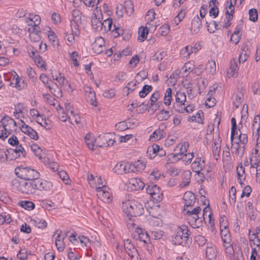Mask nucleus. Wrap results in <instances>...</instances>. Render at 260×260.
Segmentation results:
<instances>
[{
    "label": "nucleus",
    "mask_w": 260,
    "mask_h": 260,
    "mask_svg": "<svg viewBox=\"0 0 260 260\" xmlns=\"http://www.w3.org/2000/svg\"><path fill=\"white\" fill-rule=\"evenodd\" d=\"M238 64L236 61V60L233 58L231 60L230 69L227 72L228 76L229 77H233L238 73Z\"/></svg>",
    "instance_id": "obj_24"
},
{
    "label": "nucleus",
    "mask_w": 260,
    "mask_h": 260,
    "mask_svg": "<svg viewBox=\"0 0 260 260\" xmlns=\"http://www.w3.org/2000/svg\"><path fill=\"white\" fill-rule=\"evenodd\" d=\"M69 119L70 120V122L74 124V123L78 124L80 122V117L78 113H74L73 114H71L70 116H69Z\"/></svg>",
    "instance_id": "obj_55"
},
{
    "label": "nucleus",
    "mask_w": 260,
    "mask_h": 260,
    "mask_svg": "<svg viewBox=\"0 0 260 260\" xmlns=\"http://www.w3.org/2000/svg\"><path fill=\"white\" fill-rule=\"evenodd\" d=\"M209 203V202L208 201ZM209 204H208V206L205 207L203 212L202 217L204 220H205L207 217L209 218V222L210 224H212L213 223V221L212 220V214L211 212V210L210 207H209Z\"/></svg>",
    "instance_id": "obj_36"
},
{
    "label": "nucleus",
    "mask_w": 260,
    "mask_h": 260,
    "mask_svg": "<svg viewBox=\"0 0 260 260\" xmlns=\"http://www.w3.org/2000/svg\"><path fill=\"white\" fill-rule=\"evenodd\" d=\"M148 33V30L147 27L140 28L139 30L138 40L141 42H143L146 38L147 35Z\"/></svg>",
    "instance_id": "obj_50"
},
{
    "label": "nucleus",
    "mask_w": 260,
    "mask_h": 260,
    "mask_svg": "<svg viewBox=\"0 0 260 260\" xmlns=\"http://www.w3.org/2000/svg\"><path fill=\"white\" fill-rule=\"evenodd\" d=\"M191 172L189 171H184L182 174V182L180 184L181 187L187 186L190 183Z\"/></svg>",
    "instance_id": "obj_25"
},
{
    "label": "nucleus",
    "mask_w": 260,
    "mask_h": 260,
    "mask_svg": "<svg viewBox=\"0 0 260 260\" xmlns=\"http://www.w3.org/2000/svg\"><path fill=\"white\" fill-rule=\"evenodd\" d=\"M188 208H184L183 213L184 214L187 215V219L189 220V222L192 226H195L197 228L199 227L200 222L202 220L199 214L200 213L201 208L199 206H197L196 208L189 210Z\"/></svg>",
    "instance_id": "obj_6"
},
{
    "label": "nucleus",
    "mask_w": 260,
    "mask_h": 260,
    "mask_svg": "<svg viewBox=\"0 0 260 260\" xmlns=\"http://www.w3.org/2000/svg\"><path fill=\"white\" fill-rule=\"evenodd\" d=\"M104 45V39L101 37H98L95 39V41L92 44V49L95 53H101L103 52Z\"/></svg>",
    "instance_id": "obj_16"
},
{
    "label": "nucleus",
    "mask_w": 260,
    "mask_h": 260,
    "mask_svg": "<svg viewBox=\"0 0 260 260\" xmlns=\"http://www.w3.org/2000/svg\"><path fill=\"white\" fill-rule=\"evenodd\" d=\"M12 150L16 154V156L14 157V159L17 158V157H24L25 156V151L21 145H18L15 149Z\"/></svg>",
    "instance_id": "obj_32"
},
{
    "label": "nucleus",
    "mask_w": 260,
    "mask_h": 260,
    "mask_svg": "<svg viewBox=\"0 0 260 260\" xmlns=\"http://www.w3.org/2000/svg\"><path fill=\"white\" fill-rule=\"evenodd\" d=\"M257 248H252V251L250 260H256V256L258 255V253L260 252V246L259 244H255Z\"/></svg>",
    "instance_id": "obj_56"
},
{
    "label": "nucleus",
    "mask_w": 260,
    "mask_h": 260,
    "mask_svg": "<svg viewBox=\"0 0 260 260\" xmlns=\"http://www.w3.org/2000/svg\"><path fill=\"white\" fill-rule=\"evenodd\" d=\"M225 250L230 258H232L234 254V250L231 242L224 243Z\"/></svg>",
    "instance_id": "obj_43"
},
{
    "label": "nucleus",
    "mask_w": 260,
    "mask_h": 260,
    "mask_svg": "<svg viewBox=\"0 0 260 260\" xmlns=\"http://www.w3.org/2000/svg\"><path fill=\"white\" fill-rule=\"evenodd\" d=\"M175 98H176V104H174V105H178V108H180V106L182 105H184V103L186 102V95L184 92H177L176 95H175Z\"/></svg>",
    "instance_id": "obj_23"
},
{
    "label": "nucleus",
    "mask_w": 260,
    "mask_h": 260,
    "mask_svg": "<svg viewBox=\"0 0 260 260\" xmlns=\"http://www.w3.org/2000/svg\"><path fill=\"white\" fill-rule=\"evenodd\" d=\"M236 189L234 186H232L229 191V199L230 202L231 203L233 202L234 203L236 202Z\"/></svg>",
    "instance_id": "obj_61"
},
{
    "label": "nucleus",
    "mask_w": 260,
    "mask_h": 260,
    "mask_svg": "<svg viewBox=\"0 0 260 260\" xmlns=\"http://www.w3.org/2000/svg\"><path fill=\"white\" fill-rule=\"evenodd\" d=\"M34 61L36 64V65L40 68H43L46 66L45 61L43 59L42 57L39 54L37 55V56L35 57V59L34 60Z\"/></svg>",
    "instance_id": "obj_52"
},
{
    "label": "nucleus",
    "mask_w": 260,
    "mask_h": 260,
    "mask_svg": "<svg viewBox=\"0 0 260 260\" xmlns=\"http://www.w3.org/2000/svg\"><path fill=\"white\" fill-rule=\"evenodd\" d=\"M146 192L151 196L154 201L160 202L162 200V192L156 185H148L146 188Z\"/></svg>",
    "instance_id": "obj_9"
},
{
    "label": "nucleus",
    "mask_w": 260,
    "mask_h": 260,
    "mask_svg": "<svg viewBox=\"0 0 260 260\" xmlns=\"http://www.w3.org/2000/svg\"><path fill=\"white\" fill-rule=\"evenodd\" d=\"M82 22L71 21V32L76 36H79L80 35L79 25Z\"/></svg>",
    "instance_id": "obj_38"
},
{
    "label": "nucleus",
    "mask_w": 260,
    "mask_h": 260,
    "mask_svg": "<svg viewBox=\"0 0 260 260\" xmlns=\"http://www.w3.org/2000/svg\"><path fill=\"white\" fill-rule=\"evenodd\" d=\"M37 190H50L53 187L51 182L47 180L42 181L38 178L36 180Z\"/></svg>",
    "instance_id": "obj_15"
},
{
    "label": "nucleus",
    "mask_w": 260,
    "mask_h": 260,
    "mask_svg": "<svg viewBox=\"0 0 260 260\" xmlns=\"http://www.w3.org/2000/svg\"><path fill=\"white\" fill-rule=\"evenodd\" d=\"M244 90L238 88L233 95V104L236 108H238L242 103L244 96Z\"/></svg>",
    "instance_id": "obj_17"
},
{
    "label": "nucleus",
    "mask_w": 260,
    "mask_h": 260,
    "mask_svg": "<svg viewBox=\"0 0 260 260\" xmlns=\"http://www.w3.org/2000/svg\"><path fill=\"white\" fill-rule=\"evenodd\" d=\"M259 234L260 228L259 227H256L255 229L253 230H249V241L251 242H252V244L253 245H255V243L254 242V239L255 238H258Z\"/></svg>",
    "instance_id": "obj_30"
},
{
    "label": "nucleus",
    "mask_w": 260,
    "mask_h": 260,
    "mask_svg": "<svg viewBox=\"0 0 260 260\" xmlns=\"http://www.w3.org/2000/svg\"><path fill=\"white\" fill-rule=\"evenodd\" d=\"M125 12L127 15L130 16L133 12V5L131 1H128L124 3Z\"/></svg>",
    "instance_id": "obj_51"
},
{
    "label": "nucleus",
    "mask_w": 260,
    "mask_h": 260,
    "mask_svg": "<svg viewBox=\"0 0 260 260\" xmlns=\"http://www.w3.org/2000/svg\"><path fill=\"white\" fill-rule=\"evenodd\" d=\"M237 174L238 181L240 184L242 185L243 180H245V169L241 163H240L237 167Z\"/></svg>",
    "instance_id": "obj_22"
},
{
    "label": "nucleus",
    "mask_w": 260,
    "mask_h": 260,
    "mask_svg": "<svg viewBox=\"0 0 260 260\" xmlns=\"http://www.w3.org/2000/svg\"><path fill=\"white\" fill-rule=\"evenodd\" d=\"M134 237H137V239L144 243H147L149 240L148 234L144 232L142 229L137 228L136 229Z\"/></svg>",
    "instance_id": "obj_20"
},
{
    "label": "nucleus",
    "mask_w": 260,
    "mask_h": 260,
    "mask_svg": "<svg viewBox=\"0 0 260 260\" xmlns=\"http://www.w3.org/2000/svg\"><path fill=\"white\" fill-rule=\"evenodd\" d=\"M131 164L127 162H119L113 168L114 173L117 174H124L131 172Z\"/></svg>",
    "instance_id": "obj_12"
},
{
    "label": "nucleus",
    "mask_w": 260,
    "mask_h": 260,
    "mask_svg": "<svg viewBox=\"0 0 260 260\" xmlns=\"http://www.w3.org/2000/svg\"><path fill=\"white\" fill-rule=\"evenodd\" d=\"M152 90V87L150 85H145L142 90L139 92V95L140 98H145Z\"/></svg>",
    "instance_id": "obj_42"
},
{
    "label": "nucleus",
    "mask_w": 260,
    "mask_h": 260,
    "mask_svg": "<svg viewBox=\"0 0 260 260\" xmlns=\"http://www.w3.org/2000/svg\"><path fill=\"white\" fill-rule=\"evenodd\" d=\"M170 116V112L165 110H161L156 115L157 119L160 121L168 120Z\"/></svg>",
    "instance_id": "obj_33"
},
{
    "label": "nucleus",
    "mask_w": 260,
    "mask_h": 260,
    "mask_svg": "<svg viewBox=\"0 0 260 260\" xmlns=\"http://www.w3.org/2000/svg\"><path fill=\"white\" fill-rule=\"evenodd\" d=\"M202 26V21L197 15L192 20L190 30L195 34L199 32Z\"/></svg>",
    "instance_id": "obj_19"
},
{
    "label": "nucleus",
    "mask_w": 260,
    "mask_h": 260,
    "mask_svg": "<svg viewBox=\"0 0 260 260\" xmlns=\"http://www.w3.org/2000/svg\"><path fill=\"white\" fill-rule=\"evenodd\" d=\"M58 175L59 177L66 184H70L71 180L67 173L64 171H61L59 172Z\"/></svg>",
    "instance_id": "obj_63"
},
{
    "label": "nucleus",
    "mask_w": 260,
    "mask_h": 260,
    "mask_svg": "<svg viewBox=\"0 0 260 260\" xmlns=\"http://www.w3.org/2000/svg\"><path fill=\"white\" fill-rule=\"evenodd\" d=\"M31 149L32 151H33L37 156H38L40 159H42V156L41 154V152L42 150L40 147L38 146L37 144H33L31 146Z\"/></svg>",
    "instance_id": "obj_62"
},
{
    "label": "nucleus",
    "mask_w": 260,
    "mask_h": 260,
    "mask_svg": "<svg viewBox=\"0 0 260 260\" xmlns=\"http://www.w3.org/2000/svg\"><path fill=\"white\" fill-rule=\"evenodd\" d=\"M11 221V218L9 214L5 212H0V225L3 224L4 222L9 223Z\"/></svg>",
    "instance_id": "obj_46"
},
{
    "label": "nucleus",
    "mask_w": 260,
    "mask_h": 260,
    "mask_svg": "<svg viewBox=\"0 0 260 260\" xmlns=\"http://www.w3.org/2000/svg\"><path fill=\"white\" fill-rule=\"evenodd\" d=\"M30 27L28 28V31L29 35L32 34H40L41 32L40 28L38 25L32 24L30 23L28 24Z\"/></svg>",
    "instance_id": "obj_53"
},
{
    "label": "nucleus",
    "mask_w": 260,
    "mask_h": 260,
    "mask_svg": "<svg viewBox=\"0 0 260 260\" xmlns=\"http://www.w3.org/2000/svg\"><path fill=\"white\" fill-rule=\"evenodd\" d=\"M250 20L255 22L258 19V12L256 9H251L249 11Z\"/></svg>",
    "instance_id": "obj_54"
},
{
    "label": "nucleus",
    "mask_w": 260,
    "mask_h": 260,
    "mask_svg": "<svg viewBox=\"0 0 260 260\" xmlns=\"http://www.w3.org/2000/svg\"><path fill=\"white\" fill-rule=\"evenodd\" d=\"M218 2L216 0H212L210 3L209 6L211 8L209 11V14L210 16H213L214 18L216 17L218 14Z\"/></svg>",
    "instance_id": "obj_26"
},
{
    "label": "nucleus",
    "mask_w": 260,
    "mask_h": 260,
    "mask_svg": "<svg viewBox=\"0 0 260 260\" xmlns=\"http://www.w3.org/2000/svg\"><path fill=\"white\" fill-rule=\"evenodd\" d=\"M21 181L17 186L18 190L24 194H33L37 190L36 180Z\"/></svg>",
    "instance_id": "obj_7"
},
{
    "label": "nucleus",
    "mask_w": 260,
    "mask_h": 260,
    "mask_svg": "<svg viewBox=\"0 0 260 260\" xmlns=\"http://www.w3.org/2000/svg\"><path fill=\"white\" fill-rule=\"evenodd\" d=\"M172 101V89L168 88L165 93L164 97V104L167 106L171 105Z\"/></svg>",
    "instance_id": "obj_44"
},
{
    "label": "nucleus",
    "mask_w": 260,
    "mask_h": 260,
    "mask_svg": "<svg viewBox=\"0 0 260 260\" xmlns=\"http://www.w3.org/2000/svg\"><path fill=\"white\" fill-rule=\"evenodd\" d=\"M173 108L175 109L176 111L178 112L179 113H184L186 112V113H190L193 111L194 107L192 105H188L186 107H184L183 108L180 107V108H178V105H173Z\"/></svg>",
    "instance_id": "obj_34"
},
{
    "label": "nucleus",
    "mask_w": 260,
    "mask_h": 260,
    "mask_svg": "<svg viewBox=\"0 0 260 260\" xmlns=\"http://www.w3.org/2000/svg\"><path fill=\"white\" fill-rule=\"evenodd\" d=\"M170 31V27L168 24H164L158 29V33L162 36H167Z\"/></svg>",
    "instance_id": "obj_57"
},
{
    "label": "nucleus",
    "mask_w": 260,
    "mask_h": 260,
    "mask_svg": "<svg viewBox=\"0 0 260 260\" xmlns=\"http://www.w3.org/2000/svg\"><path fill=\"white\" fill-rule=\"evenodd\" d=\"M123 211L124 213L131 220V217L139 216L144 213L143 205L136 201H133L126 203Z\"/></svg>",
    "instance_id": "obj_5"
},
{
    "label": "nucleus",
    "mask_w": 260,
    "mask_h": 260,
    "mask_svg": "<svg viewBox=\"0 0 260 260\" xmlns=\"http://www.w3.org/2000/svg\"><path fill=\"white\" fill-rule=\"evenodd\" d=\"M205 70L207 73L213 75L216 72V63L214 60L208 61L206 65Z\"/></svg>",
    "instance_id": "obj_35"
},
{
    "label": "nucleus",
    "mask_w": 260,
    "mask_h": 260,
    "mask_svg": "<svg viewBox=\"0 0 260 260\" xmlns=\"http://www.w3.org/2000/svg\"><path fill=\"white\" fill-rule=\"evenodd\" d=\"M188 147L189 144L187 142H183L178 144L175 150L178 151L179 153L184 154L187 152Z\"/></svg>",
    "instance_id": "obj_39"
},
{
    "label": "nucleus",
    "mask_w": 260,
    "mask_h": 260,
    "mask_svg": "<svg viewBox=\"0 0 260 260\" xmlns=\"http://www.w3.org/2000/svg\"><path fill=\"white\" fill-rule=\"evenodd\" d=\"M129 183L133 186V189L136 190H142L145 186L144 183L138 178H132L129 180Z\"/></svg>",
    "instance_id": "obj_18"
},
{
    "label": "nucleus",
    "mask_w": 260,
    "mask_h": 260,
    "mask_svg": "<svg viewBox=\"0 0 260 260\" xmlns=\"http://www.w3.org/2000/svg\"><path fill=\"white\" fill-rule=\"evenodd\" d=\"M40 80L44 83V84H47V87L49 89L50 92L52 93H53V89L51 86L50 84L48 82V78L47 76L45 74H41L40 76Z\"/></svg>",
    "instance_id": "obj_59"
},
{
    "label": "nucleus",
    "mask_w": 260,
    "mask_h": 260,
    "mask_svg": "<svg viewBox=\"0 0 260 260\" xmlns=\"http://www.w3.org/2000/svg\"><path fill=\"white\" fill-rule=\"evenodd\" d=\"M19 205L25 209L30 210L33 209L35 207V204L31 201H21L19 203Z\"/></svg>",
    "instance_id": "obj_49"
},
{
    "label": "nucleus",
    "mask_w": 260,
    "mask_h": 260,
    "mask_svg": "<svg viewBox=\"0 0 260 260\" xmlns=\"http://www.w3.org/2000/svg\"><path fill=\"white\" fill-rule=\"evenodd\" d=\"M17 256L18 258H19L20 260H27V251L25 249H21L18 252Z\"/></svg>",
    "instance_id": "obj_64"
},
{
    "label": "nucleus",
    "mask_w": 260,
    "mask_h": 260,
    "mask_svg": "<svg viewBox=\"0 0 260 260\" xmlns=\"http://www.w3.org/2000/svg\"><path fill=\"white\" fill-rule=\"evenodd\" d=\"M73 19L71 21L82 22V13L78 10H74L72 12Z\"/></svg>",
    "instance_id": "obj_47"
},
{
    "label": "nucleus",
    "mask_w": 260,
    "mask_h": 260,
    "mask_svg": "<svg viewBox=\"0 0 260 260\" xmlns=\"http://www.w3.org/2000/svg\"><path fill=\"white\" fill-rule=\"evenodd\" d=\"M193 157L194 155L192 152L186 154L184 153V154H182V160L186 164H190Z\"/></svg>",
    "instance_id": "obj_60"
},
{
    "label": "nucleus",
    "mask_w": 260,
    "mask_h": 260,
    "mask_svg": "<svg viewBox=\"0 0 260 260\" xmlns=\"http://www.w3.org/2000/svg\"><path fill=\"white\" fill-rule=\"evenodd\" d=\"M220 235L223 243L231 242V234L228 229L220 230Z\"/></svg>",
    "instance_id": "obj_27"
},
{
    "label": "nucleus",
    "mask_w": 260,
    "mask_h": 260,
    "mask_svg": "<svg viewBox=\"0 0 260 260\" xmlns=\"http://www.w3.org/2000/svg\"><path fill=\"white\" fill-rule=\"evenodd\" d=\"M232 122V128H231V142L234 141V137L235 135H238V132L236 131L237 124L236 120L235 118H232L231 119Z\"/></svg>",
    "instance_id": "obj_41"
},
{
    "label": "nucleus",
    "mask_w": 260,
    "mask_h": 260,
    "mask_svg": "<svg viewBox=\"0 0 260 260\" xmlns=\"http://www.w3.org/2000/svg\"><path fill=\"white\" fill-rule=\"evenodd\" d=\"M85 141L87 146L90 149H93L94 146V142L95 140L92 137L90 134H87L85 137Z\"/></svg>",
    "instance_id": "obj_45"
},
{
    "label": "nucleus",
    "mask_w": 260,
    "mask_h": 260,
    "mask_svg": "<svg viewBox=\"0 0 260 260\" xmlns=\"http://www.w3.org/2000/svg\"><path fill=\"white\" fill-rule=\"evenodd\" d=\"M21 122L23 123L20 127L21 132L27 135L32 139L35 140H38L39 136L37 132L29 126L25 124L22 120H21Z\"/></svg>",
    "instance_id": "obj_13"
},
{
    "label": "nucleus",
    "mask_w": 260,
    "mask_h": 260,
    "mask_svg": "<svg viewBox=\"0 0 260 260\" xmlns=\"http://www.w3.org/2000/svg\"><path fill=\"white\" fill-rule=\"evenodd\" d=\"M0 139L4 140L15 130L16 122L8 116H5L0 120Z\"/></svg>",
    "instance_id": "obj_1"
},
{
    "label": "nucleus",
    "mask_w": 260,
    "mask_h": 260,
    "mask_svg": "<svg viewBox=\"0 0 260 260\" xmlns=\"http://www.w3.org/2000/svg\"><path fill=\"white\" fill-rule=\"evenodd\" d=\"M124 246L126 251L128 255L131 257L132 260H136L138 259V253L137 250L131 243L129 239L124 240Z\"/></svg>",
    "instance_id": "obj_11"
},
{
    "label": "nucleus",
    "mask_w": 260,
    "mask_h": 260,
    "mask_svg": "<svg viewBox=\"0 0 260 260\" xmlns=\"http://www.w3.org/2000/svg\"><path fill=\"white\" fill-rule=\"evenodd\" d=\"M97 196L98 198L105 203H110L112 201V197L109 191L108 187L103 185L96 187Z\"/></svg>",
    "instance_id": "obj_10"
},
{
    "label": "nucleus",
    "mask_w": 260,
    "mask_h": 260,
    "mask_svg": "<svg viewBox=\"0 0 260 260\" xmlns=\"http://www.w3.org/2000/svg\"><path fill=\"white\" fill-rule=\"evenodd\" d=\"M212 146L214 157L216 160H217L219 158V154L220 152L221 145L220 142L218 141H214Z\"/></svg>",
    "instance_id": "obj_31"
},
{
    "label": "nucleus",
    "mask_w": 260,
    "mask_h": 260,
    "mask_svg": "<svg viewBox=\"0 0 260 260\" xmlns=\"http://www.w3.org/2000/svg\"><path fill=\"white\" fill-rule=\"evenodd\" d=\"M190 236V232L188 227L186 225L183 224L175 228L173 241L175 245H181L183 242L188 243V241L190 242L192 240Z\"/></svg>",
    "instance_id": "obj_2"
},
{
    "label": "nucleus",
    "mask_w": 260,
    "mask_h": 260,
    "mask_svg": "<svg viewBox=\"0 0 260 260\" xmlns=\"http://www.w3.org/2000/svg\"><path fill=\"white\" fill-rule=\"evenodd\" d=\"M23 108V105L21 103H18L15 106V111L14 112V115L16 118H19V114L22 113V110Z\"/></svg>",
    "instance_id": "obj_58"
},
{
    "label": "nucleus",
    "mask_w": 260,
    "mask_h": 260,
    "mask_svg": "<svg viewBox=\"0 0 260 260\" xmlns=\"http://www.w3.org/2000/svg\"><path fill=\"white\" fill-rule=\"evenodd\" d=\"M113 22L111 18H108L102 22V25L101 27V31H108L109 30H112V29Z\"/></svg>",
    "instance_id": "obj_28"
},
{
    "label": "nucleus",
    "mask_w": 260,
    "mask_h": 260,
    "mask_svg": "<svg viewBox=\"0 0 260 260\" xmlns=\"http://www.w3.org/2000/svg\"><path fill=\"white\" fill-rule=\"evenodd\" d=\"M205 166V160L201 157H197L191 164V168L192 171L196 172L198 176L201 175H205L207 173L209 172V170H205L204 167Z\"/></svg>",
    "instance_id": "obj_8"
},
{
    "label": "nucleus",
    "mask_w": 260,
    "mask_h": 260,
    "mask_svg": "<svg viewBox=\"0 0 260 260\" xmlns=\"http://www.w3.org/2000/svg\"><path fill=\"white\" fill-rule=\"evenodd\" d=\"M257 118H254L252 126V129L253 134H255V136L259 137L260 135V126L258 125L257 121Z\"/></svg>",
    "instance_id": "obj_48"
},
{
    "label": "nucleus",
    "mask_w": 260,
    "mask_h": 260,
    "mask_svg": "<svg viewBox=\"0 0 260 260\" xmlns=\"http://www.w3.org/2000/svg\"><path fill=\"white\" fill-rule=\"evenodd\" d=\"M166 127V125L164 123H161L159 126L158 130H156L154 132L152 135H151L150 139H152L154 138V141L160 140L162 137L164 133L162 128Z\"/></svg>",
    "instance_id": "obj_21"
},
{
    "label": "nucleus",
    "mask_w": 260,
    "mask_h": 260,
    "mask_svg": "<svg viewBox=\"0 0 260 260\" xmlns=\"http://www.w3.org/2000/svg\"><path fill=\"white\" fill-rule=\"evenodd\" d=\"M184 208L192 206L196 202L195 195L191 191H186L183 196Z\"/></svg>",
    "instance_id": "obj_14"
},
{
    "label": "nucleus",
    "mask_w": 260,
    "mask_h": 260,
    "mask_svg": "<svg viewBox=\"0 0 260 260\" xmlns=\"http://www.w3.org/2000/svg\"><path fill=\"white\" fill-rule=\"evenodd\" d=\"M237 136H238V142H232V152L237 156L241 157L244 153L245 144L248 142V137L247 135L241 133Z\"/></svg>",
    "instance_id": "obj_4"
},
{
    "label": "nucleus",
    "mask_w": 260,
    "mask_h": 260,
    "mask_svg": "<svg viewBox=\"0 0 260 260\" xmlns=\"http://www.w3.org/2000/svg\"><path fill=\"white\" fill-rule=\"evenodd\" d=\"M131 164V172H135L136 171L140 172L143 170L145 167V165L142 161L138 160L134 164Z\"/></svg>",
    "instance_id": "obj_29"
},
{
    "label": "nucleus",
    "mask_w": 260,
    "mask_h": 260,
    "mask_svg": "<svg viewBox=\"0 0 260 260\" xmlns=\"http://www.w3.org/2000/svg\"><path fill=\"white\" fill-rule=\"evenodd\" d=\"M206 255L208 260L214 259L216 257V251L213 247H207L206 251Z\"/></svg>",
    "instance_id": "obj_37"
},
{
    "label": "nucleus",
    "mask_w": 260,
    "mask_h": 260,
    "mask_svg": "<svg viewBox=\"0 0 260 260\" xmlns=\"http://www.w3.org/2000/svg\"><path fill=\"white\" fill-rule=\"evenodd\" d=\"M15 173L19 178L25 180H37L40 176L37 171L22 166L17 167L15 169Z\"/></svg>",
    "instance_id": "obj_3"
},
{
    "label": "nucleus",
    "mask_w": 260,
    "mask_h": 260,
    "mask_svg": "<svg viewBox=\"0 0 260 260\" xmlns=\"http://www.w3.org/2000/svg\"><path fill=\"white\" fill-rule=\"evenodd\" d=\"M91 25L92 28L94 29L99 30L101 31V27L102 25V22L100 18H97L94 15L92 16L91 20Z\"/></svg>",
    "instance_id": "obj_40"
}]
</instances>
